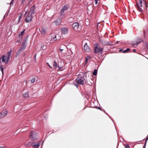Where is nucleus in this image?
Segmentation results:
<instances>
[{
  "instance_id": "f257e3e1",
  "label": "nucleus",
  "mask_w": 148,
  "mask_h": 148,
  "mask_svg": "<svg viewBox=\"0 0 148 148\" xmlns=\"http://www.w3.org/2000/svg\"><path fill=\"white\" fill-rule=\"evenodd\" d=\"M103 49L98 47V44H95L94 49V52L95 53H98V54H101L102 53Z\"/></svg>"
},
{
  "instance_id": "f03ea898",
  "label": "nucleus",
  "mask_w": 148,
  "mask_h": 148,
  "mask_svg": "<svg viewBox=\"0 0 148 148\" xmlns=\"http://www.w3.org/2000/svg\"><path fill=\"white\" fill-rule=\"evenodd\" d=\"M38 138V134L34 131H31L30 134V138L33 140H36Z\"/></svg>"
},
{
  "instance_id": "7ed1b4c3",
  "label": "nucleus",
  "mask_w": 148,
  "mask_h": 148,
  "mask_svg": "<svg viewBox=\"0 0 148 148\" xmlns=\"http://www.w3.org/2000/svg\"><path fill=\"white\" fill-rule=\"evenodd\" d=\"M26 39L24 40L23 42L22 43L21 47H20L18 51L17 52L16 55V56H18L19 54L25 49L26 46Z\"/></svg>"
},
{
  "instance_id": "20e7f679",
  "label": "nucleus",
  "mask_w": 148,
  "mask_h": 148,
  "mask_svg": "<svg viewBox=\"0 0 148 148\" xmlns=\"http://www.w3.org/2000/svg\"><path fill=\"white\" fill-rule=\"evenodd\" d=\"M11 52L10 51L8 53V56H5V55H3L2 58H1L2 61L3 62H5V63H7L9 60V56L10 55Z\"/></svg>"
},
{
  "instance_id": "39448f33",
  "label": "nucleus",
  "mask_w": 148,
  "mask_h": 148,
  "mask_svg": "<svg viewBox=\"0 0 148 148\" xmlns=\"http://www.w3.org/2000/svg\"><path fill=\"white\" fill-rule=\"evenodd\" d=\"M72 27L73 29L76 31H79L80 30L81 28L79 27V23L77 22H75L73 24Z\"/></svg>"
},
{
  "instance_id": "423d86ee",
  "label": "nucleus",
  "mask_w": 148,
  "mask_h": 148,
  "mask_svg": "<svg viewBox=\"0 0 148 148\" xmlns=\"http://www.w3.org/2000/svg\"><path fill=\"white\" fill-rule=\"evenodd\" d=\"M53 66V67L54 69L56 70H62V68L61 67H60L58 64L57 63L55 62L54 61L52 63Z\"/></svg>"
},
{
  "instance_id": "0eeeda50",
  "label": "nucleus",
  "mask_w": 148,
  "mask_h": 148,
  "mask_svg": "<svg viewBox=\"0 0 148 148\" xmlns=\"http://www.w3.org/2000/svg\"><path fill=\"white\" fill-rule=\"evenodd\" d=\"M100 42L102 44L104 45H110L111 44V43L110 42H109L104 39L101 40Z\"/></svg>"
},
{
  "instance_id": "6e6552de",
  "label": "nucleus",
  "mask_w": 148,
  "mask_h": 148,
  "mask_svg": "<svg viewBox=\"0 0 148 148\" xmlns=\"http://www.w3.org/2000/svg\"><path fill=\"white\" fill-rule=\"evenodd\" d=\"M27 14L28 15L25 19V20L27 22H29L31 21L32 18V16L29 13H28Z\"/></svg>"
},
{
  "instance_id": "1a4fd4ad",
  "label": "nucleus",
  "mask_w": 148,
  "mask_h": 148,
  "mask_svg": "<svg viewBox=\"0 0 148 148\" xmlns=\"http://www.w3.org/2000/svg\"><path fill=\"white\" fill-rule=\"evenodd\" d=\"M84 49L85 51L87 52H90L91 51V50L88 46L87 44L86 43L84 46Z\"/></svg>"
},
{
  "instance_id": "9d476101",
  "label": "nucleus",
  "mask_w": 148,
  "mask_h": 148,
  "mask_svg": "<svg viewBox=\"0 0 148 148\" xmlns=\"http://www.w3.org/2000/svg\"><path fill=\"white\" fill-rule=\"evenodd\" d=\"M69 7L68 5H64L62 9L60 12V14L62 15L63 14L64 12Z\"/></svg>"
},
{
  "instance_id": "9b49d317",
  "label": "nucleus",
  "mask_w": 148,
  "mask_h": 148,
  "mask_svg": "<svg viewBox=\"0 0 148 148\" xmlns=\"http://www.w3.org/2000/svg\"><path fill=\"white\" fill-rule=\"evenodd\" d=\"M7 114V111L5 110H3L1 113L0 114V117H3L5 116Z\"/></svg>"
},
{
  "instance_id": "f8f14e48",
  "label": "nucleus",
  "mask_w": 148,
  "mask_h": 148,
  "mask_svg": "<svg viewBox=\"0 0 148 148\" xmlns=\"http://www.w3.org/2000/svg\"><path fill=\"white\" fill-rule=\"evenodd\" d=\"M28 13L31 14H35V8L34 6H32L31 7L30 10Z\"/></svg>"
},
{
  "instance_id": "ddd939ff",
  "label": "nucleus",
  "mask_w": 148,
  "mask_h": 148,
  "mask_svg": "<svg viewBox=\"0 0 148 148\" xmlns=\"http://www.w3.org/2000/svg\"><path fill=\"white\" fill-rule=\"evenodd\" d=\"M142 41V39H138V40L136 42H134L132 43V45L133 46H137L138 44L140 43V42H141Z\"/></svg>"
},
{
  "instance_id": "4468645a",
  "label": "nucleus",
  "mask_w": 148,
  "mask_h": 148,
  "mask_svg": "<svg viewBox=\"0 0 148 148\" xmlns=\"http://www.w3.org/2000/svg\"><path fill=\"white\" fill-rule=\"evenodd\" d=\"M62 32L65 34H66L68 32V29L67 28H63L62 29Z\"/></svg>"
},
{
  "instance_id": "2eb2a0df",
  "label": "nucleus",
  "mask_w": 148,
  "mask_h": 148,
  "mask_svg": "<svg viewBox=\"0 0 148 148\" xmlns=\"http://www.w3.org/2000/svg\"><path fill=\"white\" fill-rule=\"evenodd\" d=\"M61 21V18H59L55 22V23L56 24V25H59L60 24Z\"/></svg>"
},
{
  "instance_id": "dca6fc26",
  "label": "nucleus",
  "mask_w": 148,
  "mask_h": 148,
  "mask_svg": "<svg viewBox=\"0 0 148 148\" xmlns=\"http://www.w3.org/2000/svg\"><path fill=\"white\" fill-rule=\"evenodd\" d=\"M41 34L43 35H44L46 33V30L44 28H42L41 30L40 31Z\"/></svg>"
},
{
  "instance_id": "f3484780",
  "label": "nucleus",
  "mask_w": 148,
  "mask_h": 148,
  "mask_svg": "<svg viewBox=\"0 0 148 148\" xmlns=\"http://www.w3.org/2000/svg\"><path fill=\"white\" fill-rule=\"evenodd\" d=\"M77 82L79 84H83L84 83V81L82 79H79L77 80Z\"/></svg>"
},
{
  "instance_id": "a211bd4d",
  "label": "nucleus",
  "mask_w": 148,
  "mask_h": 148,
  "mask_svg": "<svg viewBox=\"0 0 148 148\" xmlns=\"http://www.w3.org/2000/svg\"><path fill=\"white\" fill-rule=\"evenodd\" d=\"M32 145L35 148H38L40 146L39 143H33Z\"/></svg>"
},
{
  "instance_id": "6ab92c4d",
  "label": "nucleus",
  "mask_w": 148,
  "mask_h": 148,
  "mask_svg": "<svg viewBox=\"0 0 148 148\" xmlns=\"http://www.w3.org/2000/svg\"><path fill=\"white\" fill-rule=\"evenodd\" d=\"M65 47V46L64 45H62L61 46L60 48V50L61 51H62L63 50L64 48Z\"/></svg>"
},
{
  "instance_id": "aec40b11",
  "label": "nucleus",
  "mask_w": 148,
  "mask_h": 148,
  "mask_svg": "<svg viewBox=\"0 0 148 148\" xmlns=\"http://www.w3.org/2000/svg\"><path fill=\"white\" fill-rule=\"evenodd\" d=\"M91 59V57L89 56H87L86 57L85 64L87 63L88 60V59Z\"/></svg>"
},
{
  "instance_id": "412c9836",
  "label": "nucleus",
  "mask_w": 148,
  "mask_h": 148,
  "mask_svg": "<svg viewBox=\"0 0 148 148\" xmlns=\"http://www.w3.org/2000/svg\"><path fill=\"white\" fill-rule=\"evenodd\" d=\"M23 96L24 97H29V95H28V92H27L25 93L23 95Z\"/></svg>"
},
{
  "instance_id": "4be33fe9",
  "label": "nucleus",
  "mask_w": 148,
  "mask_h": 148,
  "mask_svg": "<svg viewBox=\"0 0 148 148\" xmlns=\"http://www.w3.org/2000/svg\"><path fill=\"white\" fill-rule=\"evenodd\" d=\"M35 81V79L34 78H32L30 81L31 83L32 84L34 83Z\"/></svg>"
},
{
  "instance_id": "5701e85b",
  "label": "nucleus",
  "mask_w": 148,
  "mask_h": 148,
  "mask_svg": "<svg viewBox=\"0 0 148 148\" xmlns=\"http://www.w3.org/2000/svg\"><path fill=\"white\" fill-rule=\"evenodd\" d=\"M97 69H95L94 70V72H93V75H97Z\"/></svg>"
},
{
  "instance_id": "b1692460",
  "label": "nucleus",
  "mask_w": 148,
  "mask_h": 148,
  "mask_svg": "<svg viewBox=\"0 0 148 148\" xmlns=\"http://www.w3.org/2000/svg\"><path fill=\"white\" fill-rule=\"evenodd\" d=\"M130 49L129 48H127L126 50H124L123 51V53H126L128 51L130 50Z\"/></svg>"
},
{
  "instance_id": "393cba45",
  "label": "nucleus",
  "mask_w": 148,
  "mask_h": 148,
  "mask_svg": "<svg viewBox=\"0 0 148 148\" xmlns=\"http://www.w3.org/2000/svg\"><path fill=\"white\" fill-rule=\"evenodd\" d=\"M143 1L145 2V0H140L139 1V3L141 7L142 6V4Z\"/></svg>"
},
{
  "instance_id": "a878e982",
  "label": "nucleus",
  "mask_w": 148,
  "mask_h": 148,
  "mask_svg": "<svg viewBox=\"0 0 148 148\" xmlns=\"http://www.w3.org/2000/svg\"><path fill=\"white\" fill-rule=\"evenodd\" d=\"M137 7H138V8L139 10L140 11V12H141L142 11V8H141V7L139 5H138V4H137Z\"/></svg>"
},
{
  "instance_id": "bb28decb",
  "label": "nucleus",
  "mask_w": 148,
  "mask_h": 148,
  "mask_svg": "<svg viewBox=\"0 0 148 148\" xmlns=\"http://www.w3.org/2000/svg\"><path fill=\"white\" fill-rule=\"evenodd\" d=\"M0 70L1 71L2 74H3V68L2 66H0Z\"/></svg>"
},
{
  "instance_id": "cd10ccee",
  "label": "nucleus",
  "mask_w": 148,
  "mask_h": 148,
  "mask_svg": "<svg viewBox=\"0 0 148 148\" xmlns=\"http://www.w3.org/2000/svg\"><path fill=\"white\" fill-rule=\"evenodd\" d=\"M24 32V30L23 31H22L21 32V33L19 34V36H21L23 34V33Z\"/></svg>"
},
{
  "instance_id": "c85d7f7f",
  "label": "nucleus",
  "mask_w": 148,
  "mask_h": 148,
  "mask_svg": "<svg viewBox=\"0 0 148 148\" xmlns=\"http://www.w3.org/2000/svg\"><path fill=\"white\" fill-rule=\"evenodd\" d=\"M21 18H22V15L21 14L18 17V22L19 21H20L21 20Z\"/></svg>"
},
{
  "instance_id": "c756f323",
  "label": "nucleus",
  "mask_w": 148,
  "mask_h": 148,
  "mask_svg": "<svg viewBox=\"0 0 148 148\" xmlns=\"http://www.w3.org/2000/svg\"><path fill=\"white\" fill-rule=\"evenodd\" d=\"M41 48L43 49H45L46 48V46L42 45L41 46Z\"/></svg>"
},
{
  "instance_id": "7c9ffc66",
  "label": "nucleus",
  "mask_w": 148,
  "mask_h": 148,
  "mask_svg": "<svg viewBox=\"0 0 148 148\" xmlns=\"http://www.w3.org/2000/svg\"><path fill=\"white\" fill-rule=\"evenodd\" d=\"M47 64L51 68V69H53L52 67L49 65L48 63H47Z\"/></svg>"
},
{
  "instance_id": "2f4dec72",
  "label": "nucleus",
  "mask_w": 148,
  "mask_h": 148,
  "mask_svg": "<svg viewBox=\"0 0 148 148\" xmlns=\"http://www.w3.org/2000/svg\"><path fill=\"white\" fill-rule=\"evenodd\" d=\"M53 39L54 41H56V40H57V39H56V36L53 38Z\"/></svg>"
},
{
  "instance_id": "473e14b6",
  "label": "nucleus",
  "mask_w": 148,
  "mask_h": 148,
  "mask_svg": "<svg viewBox=\"0 0 148 148\" xmlns=\"http://www.w3.org/2000/svg\"><path fill=\"white\" fill-rule=\"evenodd\" d=\"M98 0H95V3L96 5L98 3Z\"/></svg>"
},
{
  "instance_id": "72a5a7b5",
  "label": "nucleus",
  "mask_w": 148,
  "mask_h": 148,
  "mask_svg": "<svg viewBox=\"0 0 148 148\" xmlns=\"http://www.w3.org/2000/svg\"><path fill=\"white\" fill-rule=\"evenodd\" d=\"M14 0H12V1H11V2H10V5H11L13 3V2H14Z\"/></svg>"
},
{
  "instance_id": "f704fd0d",
  "label": "nucleus",
  "mask_w": 148,
  "mask_h": 148,
  "mask_svg": "<svg viewBox=\"0 0 148 148\" xmlns=\"http://www.w3.org/2000/svg\"><path fill=\"white\" fill-rule=\"evenodd\" d=\"M128 145H126L125 146V148H127L128 147H129Z\"/></svg>"
},
{
  "instance_id": "c9c22d12",
  "label": "nucleus",
  "mask_w": 148,
  "mask_h": 148,
  "mask_svg": "<svg viewBox=\"0 0 148 148\" xmlns=\"http://www.w3.org/2000/svg\"><path fill=\"white\" fill-rule=\"evenodd\" d=\"M75 86L77 87H78V85L77 84H75Z\"/></svg>"
},
{
  "instance_id": "e433bc0d",
  "label": "nucleus",
  "mask_w": 148,
  "mask_h": 148,
  "mask_svg": "<svg viewBox=\"0 0 148 148\" xmlns=\"http://www.w3.org/2000/svg\"><path fill=\"white\" fill-rule=\"evenodd\" d=\"M147 50L148 51V45H147Z\"/></svg>"
},
{
  "instance_id": "4c0bfd02",
  "label": "nucleus",
  "mask_w": 148,
  "mask_h": 148,
  "mask_svg": "<svg viewBox=\"0 0 148 148\" xmlns=\"http://www.w3.org/2000/svg\"><path fill=\"white\" fill-rule=\"evenodd\" d=\"M122 50V49H120V50H119V51H121Z\"/></svg>"
},
{
  "instance_id": "58836bf2",
  "label": "nucleus",
  "mask_w": 148,
  "mask_h": 148,
  "mask_svg": "<svg viewBox=\"0 0 148 148\" xmlns=\"http://www.w3.org/2000/svg\"><path fill=\"white\" fill-rule=\"evenodd\" d=\"M36 54H35L34 56H35V58H36Z\"/></svg>"
},
{
  "instance_id": "ea45409f",
  "label": "nucleus",
  "mask_w": 148,
  "mask_h": 148,
  "mask_svg": "<svg viewBox=\"0 0 148 148\" xmlns=\"http://www.w3.org/2000/svg\"><path fill=\"white\" fill-rule=\"evenodd\" d=\"M0 148H4L2 147H0Z\"/></svg>"
},
{
  "instance_id": "a19ab883",
  "label": "nucleus",
  "mask_w": 148,
  "mask_h": 148,
  "mask_svg": "<svg viewBox=\"0 0 148 148\" xmlns=\"http://www.w3.org/2000/svg\"><path fill=\"white\" fill-rule=\"evenodd\" d=\"M136 51L135 49H134L133 50V52H134Z\"/></svg>"
},
{
  "instance_id": "79ce46f5",
  "label": "nucleus",
  "mask_w": 148,
  "mask_h": 148,
  "mask_svg": "<svg viewBox=\"0 0 148 148\" xmlns=\"http://www.w3.org/2000/svg\"><path fill=\"white\" fill-rule=\"evenodd\" d=\"M88 23H86V25H88Z\"/></svg>"
},
{
  "instance_id": "37998d69",
  "label": "nucleus",
  "mask_w": 148,
  "mask_h": 148,
  "mask_svg": "<svg viewBox=\"0 0 148 148\" xmlns=\"http://www.w3.org/2000/svg\"><path fill=\"white\" fill-rule=\"evenodd\" d=\"M118 41H117V42H116V43H118Z\"/></svg>"
},
{
  "instance_id": "c03bdc74",
  "label": "nucleus",
  "mask_w": 148,
  "mask_h": 148,
  "mask_svg": "<svg viewBox=\"0 0 148 148\" xmlns=\"http://www.w3.org/2000/svg\"><path fill=\"white\" fill-rule=\"evenodd\" d=\"M26 13H27V12H26L25 14H26Z\"/></svg>"
},
{
  "instance_id": "a18cd8bd",
  "label": "nucleus",
  "mask_w": 148,
  "mask_h": 148,
  "mask_svg": "<svg viewBox=\"0 0 148 148\" xmlns=\"http://www.w3.org/2000/svg\"><path fill=\"white\" fill-rule=\"evenodd\" d=\"M88 20H87V21H86L88 22Z\"/></svg>"
}]
</instances>
